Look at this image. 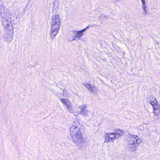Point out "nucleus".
Listing matches in <instances>:
<instances>
[{
	"label": "nucleus",
	"instance_id": "f257e3e1",
	"mask_svg": "<svg viewBox=\"0 0 160 160\" xmlns=\"http://www.w3.org/2000/svg\"><path fill=\"white\" fill-rule=\"evenodd\" d=\"M0 14L2 18V25L5 29L9 32H7L4 36L5 41L8 42H11L13 37V27L12 23V20L14 21L17 18L12 11L8 10L3 5L0 6Z\"/></svg>",
	"mask_w": 160,
	"mask_h": 160
},
{
	"label": "nucleus",
	"instance_id": "f03ea898",
	"mask_svg": "<svg viewBox=\"0 0 160 160\" xmlns=\"http://www.w3.org/2000/svg\"><path fill=\"white\" fill-rule=\"evenodd\" d=\"M51 30L50 33L51 38L53 40L57 34L59 28L60 19L59 15L54 14L52 17Z\"/></svg>",
	"mask_w": 160,
	"mask_h": 160
},
{
	"label": "nucleus",
	"instance_id": "7ed1b4c3",
	"mask_svg": "<svg viewBox=\"0 0 160 160\" xmlns=\"http://www.w3.org/2000/svg\"><path fill=\"white\" fill-rule=\"evenodd\" d=\"M128 147L131 148V150L134 151L136 150V144H138L141 142L140 138L137 135H132L129 134L127 138Z\"/></svg>",
	"mask_w": 160,
	"mask_h": 160
},
{
	"label": "nucleus",
	"instance_id": "20e7f679",
	"mask_svg": "<svg viewBox=\"0 0 160 160\" xmlns=\"http://www.w3.org/2000/svg\"><path fill=\"white\" fill-rule=\"evenodd\" d=\"M89 26H88L86 28L80 31H73L71 32L68 36V40L71 42L73 40L77 41L80 39L84 32L86 30L89 28Z\"/></svg>",
	"mask_w": 160,
	"mask_h": 160
},
{
	"label": "nucleus",
	"instance_id": "39448f33",
	"mask_svg": "<svg viewBox=\"0 0 160 160\" xmlns=\"http://www.w3.org/2000/svg\"><path fill=\"white\" fill-rule=\"evenodd\" d=\"M75 136H71L72 141L76 145L78 146L81 145L84 143L85 140L83 138L82 134L81 133H75Z\"/></svg>",
	"mask_w": 160,
	"mask_h": 160
},
{
	"label": "nucleus",
	"instance_id": "423d86ee",
	"mask_svg": "<svg viewBox=\"0 0 160 160\" xmlns=\"http://www.w3.org/2000/svg\"><path fill=\"white\" fill-rule=\"evenodd\" d=\"M114 133H106L105 134V142H113L115 140Z\"/></svg>",
	"mask_w": 160,
	"mask_h": 160
},
{
	"label": "nucleus",
	"instance_id": "0eeeda50",
	"mask_svg": "<svg viewBox=\"0 0 160 160\" xmlns=\"http://www.w3.org/2000/svg\"><path fill=\"white\" fill-rule=\"evenodd\" d=\"M61 101L68 110L70 111L71 108V105L70 101L68 99L64 98H61Z\"/></svg>",
	"mask_w": 160,
	"mask_h": 160
},
{
	"label": "nucleus",
	"instance_id": "6e6552de",
	"mask_svg": "<svg viewBox=\"0 0 160 160\" xmlns=\"http://www.w3.org/2000/svg\"><path fill=\"white\" fill-rule=\"evenodd\" d=\"M70 136H74V134L75 133H81V131L79 128L75 126H72L70 128Z\"/></svg>",
	"mask_w": 160,
	"mask_h": 160
},
{
	"label": "nucleus",
	"instance_id": "1a4fd4ad",
	"mask_svg": "<svg viewBox=\"0 0 160 160\" xmlns=\"http://www.w3.org/2000/svg\"><path fill=\"white\" fill-rule=\"evenodd\" d=\"M160 110H153V113L155 116L157 117L154 118V120L156 121H160V114H159Z\"/></svg>",
	"mask_w": 160,
	"mask_h": 160
},
{
	"label": "nucleus",
	"instance_id": "9d476101",
	"mask_svg": "<svg viewBox=\"0 0 160 160\" xmlns=\"http://www.w3.org/2000/svg\"><path fill=\"white\" fill-rule=\"evenodd\" d=\"M83 85L85 86L91 92L93 93L94 92V87L92 86L91 85L87 83H83Z\"/></svg>",
	"mask_w": 160,
	"mask_h": 160
},
{
	"label": "nucleus",
	"instance_id": "9b49d317",
	"mask_svg": "<svg viewBox=\"0 0 160 160\" xmlns=\"http://www.w3.org/2000/svg\"><path fill=\"white\" fill-rule=\"evenodd\" d=\"M149 103L151 105L153 104H155V103H157V101L155 98L153 97V96H150L148 100Z\"/></svg>",
	"mask_w": 160,
	"mask_h": 160
},
{
	"label": "nucleus",
	"instance_id": "f8f14e48",
	"mask_svg": "<svg viewBox=\"0 0 160 160\" xmlns=\"http://www.w3.org/2000/svg\"><path fill=\"white\" fill-rule=\"evenodd\" d=\"M89 112L86 108L82 112H81L80 114L84 117H87L89 116Z\"/></svg>",
	"mask_w": 160,
	"mask_h": 160
},
{
	"label": "nucleus",
	"instance_id": "ddd939ff",
	"mask_svg": "<svg viewBox=\"0 0 160 160\" xmlns=\"http://www.w3.org/2000/svg\"><path fill=\"white\" fill-rule=\"evenodd\" d=\"M86 108V105L85 104H83L80 106L78 108L77 112L79 114L82 112Z\"/></svg>",
	"mask_w": 160,
	"mask_h": 160
},
{
	"label": "nucleus",
	"instance_id": "4468645a",
	"mask_svg": "<svg viewBox=\"0 0 160 160\" xmlns=\"http://www.w3.org/2000/svg\"><path fill=\"white\" fill-rule=\"evenodd\" d=\"M114 136H115V139H118L119 138L121 135L123 134V132L121 131H119L118 132H114Z\"/></svg>",
	"mask_w": 160,
	"mask_h": 160
},
{
	"label": "nucleus",
	"instance_id": "2eb2a0df",
	"mask_svg": "<svg viewBox=\"0 0 160 160\" xmlns=\"http://www.w3.org/2000/svg\"><path fill=\"white\" fill-rule=\"evenodd\" d=\"M142 8L143 10V14L144 15H146L148 14V12L147 11V7L146 6V3L142 4Z\"/></svg>",
	"mask_w": 160,
	"mask_h": 160
},
{
	"label": "nucleus",
	"instance_id": "dca6fc26",
	"mask_svg": "<svg viewBox=\"0 0 160 160\" xmlns=\"http://www.w3.org/2000/svg\"><path fill=\"white\" fill-rule=\"evenodd\" d=\"M152 105L153 107V110H159L160 109L159 105L157 103H155V104L154 103Z\"/></svg>",
	"mask_w": 160,
	"mask_h": 160
},
{
	"label": "nucleus",
	"instance_id": "f3484780",
	"mask_svg": "<svg viewBox=\"0 0 160 160\" xmlns=\"http://www.w3.org/2000/svg\"><path fill=\"white\" fill-rule=\"evenodd\" d=\"M105 17V16L103 15H101L99 18V19H104V18Z\"/></svg>",
	"mask_w": 160,
	"mask_h": 160
},
{
	"label": "nucleus",
	"instance_id": "a211bd4d",
	"mask_svg": "<svg viewBox=\"0 0 160 160\" xmlns=\"http://www.w3.org/2000/svg\"><path fill=\"white\" fill-rule=\"evenodd\" d=\"M141 0L142 1V4H144V3L145 4L146 3V2H145V0Z\"/></svg>",
	"mask_w": 160,
	"mask_h": 160
}]
</instances>
